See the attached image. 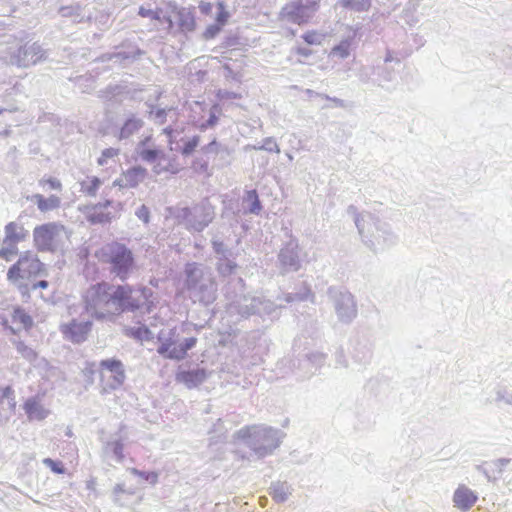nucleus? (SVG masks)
Instances as JSON below:
<instances>
[{"label":"nucleus","instance_id":"17","mask_svg":"<svg viewBox=\"0 0 512 512\" xmlns=\"http://www.w3.org/2000/svg\"><path fill=\"white\" fill-rule=\"evenodd\" d=\"M91 327L92 322L90 320L78 321L73 319L70 323L61 325V332L66 339L74 343H81L86 340Z\"/></svg>","mask_w":512,"mask_h":512},{"label":"nucleus","instance_id":"50","mask_svg":"<svg viewBox=\"0 0 512 512\" xmlns=\"http://www.w3.org/2000/svg\"><path fill=\"white\" fill-rule=\"evenodd\" d=\"M218 111H219L218 106H216V105L213 106L210 110L209 119L205 123H202L200 128L204 130V129H207L208 127H213L217 123V120H218V117H217Z\"/></svg>","mask_w":512,"mask_h":512},{"label":"nucleus","instance_id":"35","mask_svg":"<svg viewBox=\"0 0 512 512\" xmlns=\"http://www.w3.org/2000/svg\"><path fill=\"white\" fill-rule=\"evenodd\" d=\"M123 448H124V446H123L122 441L117 439V440H112V441L107 442V444L105 446V451L111 452L113 455V458L117 462L120 463L124 459Z\"/></svg>","mask_w":512,"mask_h":512},{"label":"nucleus","instance_id":"21","mask_svg":"<svg viewBox=\"0 0 512 512\" xmlns=\"http://www.w3.org/2000/svg\"><path fill=\"white\" fill-rule=\"evenodd\" d=\"M16 400L14 391L10 386L0 388V421H7L14 413Z\"/></svg>","mask_w":512,"mask_h":512},{"label":"nucleus","instance_id":"48","mask_svg":"<svg viewBox=\"0 0 512 512\" xmlns=\"http://www.w3.org/2000/svg\"><path fill=\"white\" fill-rule=\"evenodd\" d=\"M181 26L185 29L191 30L194 27V19L189 10L182 9L179 11Z\"/></svg>","mask_w":512,"mask_h":512},{"label":"nucleus","instance_id":"39","mask_svg":"<svg viewBox=\"0 0 512 512\" xmlns=\"http://www.w3.org/2000/svg\"><path fill=\"white\" fill-rule=\"evenodd\" d=\"M150 116L154 120L155 123L161 125L166 122L167 116H170V118H176V112L174 109H160L157 108L155 110L150 111Z\"/></svg>","mask_w":512,"mask_h":512},{"label":"nucleus","instance_id":"43","mask_svg":"<svg viewBox=\"0 0 512 512\" xmlns=\"http://www.w3.org/2000/svg\"><path fill=\"white\" fill-rule=\"evenodd\" d=\"M230 17V13L226 9V5L223 1L217 2V14L215 17L216 23L224 26Z\"/></svg>","mask_w":512,"mask_h":512},{"label":"nucleus","instance_id":"59","mask_svg":"<svg viewBox=\"0 0 512 512\" xmlns=\"http://www.w3.org/2000/svg\"><path fill=\"white\" fill-rule=\"evenodd\" d=\"M217 142L214 140L203 148L206 153L216 152Z\"/></svg>","mask_w":512,"mask_h":512},{"label":"nucleus","instance_id":"54","mask_svg":"<svg viewBox=\"0 0 512 512\" xmlns=\"http://www.w3.org/2000/svg\"><path fill=\"white\" fill-rule=\"evenodd\" d=\"M136 216L144 223L149 222L150 212L147 206L141 205L135 212Z\"/></svg>","mask_w":512,"mask_h":512},{"label":"nucleus","instance_id":"34","mask_svg":"<svg viewBox=\"0 0 512 512\" xmlns=\"http://www.w3.org/2000/svg\"><path fill=\"white\" fill-rule=\"evenodd\" d=\"M245 149L264 150L267 152L280 153L279 145L273 137H266L263 139L261 145H248Z\"/></svg>","mask_w":512,"mask_h":512},{"label":"nucleus","instance_id":"33","mask_svg":"<svg viewBox=\"0 0 512 512\" xmlns=\"http://www.w3.org/2000/svg\"><path fill=\"white\" fill-rule=\"evenodd\" d=\"M197 343L195 337L186 338L182 343L178 345L177 350L172 351L170 355L174 360H182L185 358L187 351L192 349Z\"/></svg>","mask_w":512,"mask_h":512},{"label":"nucleus","instance_id":"47","mask_svg":"<svg viewBox=\"0 0 512 512\" xmlns=\"http://www.w3.org/2000/svg\"><path fill=\"white\" fill-rule=\"evenodd\" d=\"M13 321L20 323L23 327L28 328L32 325L31 317L21 309H16L13 313Z\"/></svg>","mask_w":512,"mask_h":512},{"label":"nucleus","instance_id":"40","mask_svg":"<svg viewBox=\"0 0 512 512\" xmlns=\"http://www.w3.org/2000/svg\"><path fill=\"white\" fill-rule=\"evenodd\" d=\"M38 185L45 191H62L63 188L61 181L55 177L41 178L38 181Z\"/></svg>","mask_w":512,"mask_h":512},{"label":"nucleus","instance_id":"29","mask_svg":"<svg viewBox=\"0 0 512 512\" xmlns=\"http://www.w3.org/2000/svg\"><path fill=\"white\" fill-rule=\"evenodd\" d=\"M103 181L97 176H88L80 182V191L90 197H95Z\"/></svg>","mask_w":512,"mask_h":512},{"label":"nucleus","instance_id":"4","mask_svg":"<svg viewBox=\"0 0 512 512\" xmlns=\"http://www.w3.org/2000/svg\"><path fill=\"white\" fill-rule=\"evenodd\" d=\"M0 58L18 67H29L45 58V51L37 43H23V39L7 36L0 44Z\"/></svg>","mask_w":512,"mask_h":512},{"label":"nucleus","instance_id":"30","mask_svg":"<svg viewBox=\"0 0 512 512\" xmlns=\"http://www.w3.org/2000/svg\"><path fill=\"white\" fill-rule=\"evenodd\" d=\"M143 126L141 119L132 117L129 118L122 126L119 132V139H126L137 132Z\"/></svg>","mask_w":512,"mask_h":512},{"label":"nucleus","instance_id":"55","mask_svg":"<svg viewBox=\"0 0 512 512\" xmlns=\"http://www.w3.org/2000/svg\"><path fill=\"white\" fill-rule=\"evenodd\" d=\"M199 10H200V12L202 14L211 15L212 14V10H213V6L209 2L201 1L199 3Z\"/></svg>","mask_w":512,"mask_h":512},{"label":"nucleus","instance_id":"60","mask_svg":"<svg viewBox=\"0 0 512 512\" xmlns=\"http://www.w3.org/2000/svg\"><path fill=\"white\" fill-rule=\"evenodd\" d=\"M48 285H49V283L46 280H41V281L35 283L32 286V289H37V288L45 289L48 287Z\"/></svg>","mask_w":512,"mask_h":512},{"label":"nucleus","instance_id":"28","mask_svg":"<svg viewBox=\"0 0 512 512\" xmlns=\"http://www.w3.org/2000/svg\"><path fill=\"white\" fill-rule=\"evenodd\" d=\"M147 175V170L141 166H136L128 169L124 173L125 187H137Z\"/></svg>","mask_w":512,"mask_h":512},{"label":"nucleus","instance_id":"24","mask_svg":"<svg viewBox=\"0 0 512 512\" xmlns=\"http://www.w3.org/2000/svg\"><path fill=\"white\" fill-rule=\"evenodd\" d=\"M4 233L3 244L13 243L16 245L24 241L29 234L28 230L19 222H9L4 228Z\"/></svg>","mask_w":512,"mask_h":512},{"label":"nucleus","instance_id":"7","mask_svg":"<svg viewBox=\"0 0 512 512\" xmlns=\"http://www.w3.org/2000/svg\"><path fill=\"white\" fill-rule=\"evenodd\" d=\"M214 207L207 201L196 204L192 207L177 208L175 218L179 224L185 226L189 231L201 232L214 219Z\"/></svg>","mask_w":512,"mask_h":512},{"label":"nucleus","instance_id":"61","mask_svg":"<svg viewBox=\"0 0 512 512\" xmlns=\"http://www.w3.org/2000/svg\"><path fill=\"white\" fill-rule=\"evenodd\" d=\"M96 487V480L94 478L89 479L86 481V488L89 490H94Z\"/></svg>","mask_w":512,"mask_h":512},{"label":"nucleus","instance_id":"36","mask_svg":"<svg viewBox=\"0 0 512 512\" xmlns=\"http://www.w3.org/2000/svg\"><path fill=\"white\" fill-rule=\"evenodd\" d=\"M236 267V263L230 260L228 255L225 257H220L217 262V270L219 274L223 276L231 275L235 271Z\"/></svg>","mask_w":512,"mask_h":512},{"label":"nucleus","instance_id":"3","mask_svg":"<svg viewBox=\"0 0 512 512\" xmlns=\"http://www.w3.org/2000/svg\"><path fill=\"white\" fill-rule=\"evenodd\" d=\"M185 285L194 301L209 305L216 299L217 286L209 268L188 263L185 266Z\"/></svg>","mask_w":512,"mask_h":512},{"label":"nucleus","instance_id":"8","mask_svg":"<svg viewBox=\"0 0 512 512\" xmlns=\"http://www.w3.org/2000/svg\"><path fill=\"white\" fill-rule=\"evenodd\" d=\"M70 234L64 225L49 222L38 225L33 230V240L39 251H56L69 241Z\"/></svg>","mask_w":512,"mask_h":512},{"label":"nucleus","instance_id":"15","mask_svg":"<svg viewBox=\"0 0 512 512\" xmlns=\"http://www.w3.org/2000/svg\"><path fill=\"white\" fill-rule=\"evenodd\" d=\"M330 294L334 299L336 314L340 321L350 322L357 314L354 297L348 291H338L330 289Z\"/></svg>","mask_w":512,"mask_h":512},{"label":"nucleus","instance_id":"22","mask_svg":"<svg viewBox=\"0 0 512 512\" xmlns=\"http://www.w3.org/2000/svg\"><path fill=\"white\" fill-rule=\"evenodd\" d=\"M23 409L30 421H42L50 414V410L45 408L37 397L28 398L23 405Z\"/></svg>","mask_w":512,"mask_h":512},{"label":"nucleus","instance_id":"5","mask_svg":"<svg viewBox=\"0 0 512 512\" xmlns=\"http://www.w3.org/2000/svg\"><path fill=\"white\" fill-rule=\"evenodd\" d=\"M284 433L266 425H251L236 432V438L244 441L258 456L271 454L280 444Z\"/></svg>","mask_w":512,"mask_h":512},{"label":"nucleus","instance_id":"56","mask_svg":"<svg viewBox=\"0 0 512 512\" xmlns=\"http://www.w3.org/2000/svg\"><path fill=\"white\" fill-rule=\"evenodd\" d=\"M175 132L176 131L173 128H171V127H166L163 130V133L166 134V136L168 137V143H169V146H170V150H173L172 144H173L174 139H175V136H174Z\"/></svg>","mask_w":512,"mask_h":512},{"label":"nucleus","instance_id":"16","mask_svg":"<svg viewBox=\"0 0 512 512\" xmlns=\"http://www.w3.org/2000/svg\"><path fill=\"white\" fill-rule=\"evenodd\" d=\"M277 306L261 297H245L240 306V314L242 316H250L252 314L272 315Z\"/></svg>","mask_w":512,"mask_h":512},{"label":"nucleus","instance_id":"62","mask_svg":"<svg viewBox=\"0 0 512 512\" xmlns=\"http://www.w3.org/2000/svg\"><path fill=\"white\" fill-rule=\"evenodd\" d=\"M125 492V488L123 484H117L114 488V494L117 497L119 493Z\"/></svg>","mask_w":512,"mask_h":512},{"label":"nucleus","instance_id":"45","mask_svg":"<svg viewBox=\"0 0 512 512\" xmlns=\"http://www.w3.org/2000/svg\"><path fill=\"white\" fill-rule=\"evenodd\" d=\"M18 253V248L16 244L9 243L3 244V247L0 248V258L11 261L12 258Z\"/></svg>","mask_w":512,"mask_h":512},{"label":"nucleus","instance_id":"31","mask_svg":"<svg viewBox=\"0 0 512 512\" xmlns=\"http://www.w3.org/2000/svg\"><path fill=\"white\" fill-rule=\"evenodd\" d=\"M372 0H337L336 5L343 8H350L357 12L368 11Z\"/></svg>","mask_w":512,"mask_h":512},{"label":"nucleus","instance_id":"41","mask_svg":"<svg viewBox=\"0 0 512 512\" xmlns=\"http://www.w3.org/2000/svg\"><path fill=\"white\" fill-rule=\"evenodd\" d=\"M245 200L250 203V206L248 208L249 212L258 215L262 207L256 191H248Z\"/></svg>","mask_w":512,"mask_h":512},{"label":"nucleus","instance_id":"11","mask_svg":"<svg viewBox=\"0 0 512 512\" xmlns=\"http://www.w3.org/2000/svg\"><path fill=\"white\" fill-rule=\"evenodd\" d=\"M43 263L37 255L31 251L23 252L18 261L12 265L7 273L8 280L16 282L20 279H28L40 275L43 271Z\"/></svg>","mask_w":512,"mask_h":512},{"label":"nucleus","instance_id":"13","mask_svg":"<svg viewBox=\"0 0 512 512\" xmlns=\"http://www.w3.org/2000/svg\"><path fill=\"white\" fill-rule=\"evenodd\" d=\"M100 370L101 381L104 384L103 389L105 391L120 388L126 379L124 365L120 360H102L100 362Z\"/></svg>","mask_w":512,"mask_h":512},{"label":"nucleus","instance_id":"42","mask_svg":"<svg viewBox=\"0 0 512 512\" xmlns=\"http://www.w3.org/2000/svg\"><path fill=\"white\" fill-rule=\"evenodd\" d=\"M14 344H15L16 350L25 359H27L29 361H33L36 358V352L32 348H30L27 345H25L24 342H22V341H15Z\"/></svg>","mask_w":512,"mask_h":512},{"label":"nucleus","instance_id":"37","mask_svg":"<svg viewBox=\"0 0 512 512\" xmlns=\"http://www.w3.org/2000/svg\"><path fill=\"white\" fill-rule=\"evenodd\" d=\"M327 34L317 30H309L302 35L303 40L309 45H321Z\"/></svg>","mask_w":512,"mask_h":512},{"label":"nucleus","instance_id":"14","mask_svg":"<svg viewBox=\"0 0 512 512\" xmlns=\"http://www.w3.org/2000/svg\"><path fill=\"white\" fill-rule=\"evenodd\" d=\"M127 287L129 292L123 298V308L131 311L142 309L147 313H150L155 306V297L153 296V292L151 289L143 287L139 289H132L128 285H123Z\"/></svg>","mask_w":512,"mask_h":512},{"label":"nucleus","instance_id":"6","mask_svg":"<svg viewBox=\"0 0 512 512\" xmlns=\"http://www.w3.org/2000/svg\"><path fill=\"white\" fill-rule=\"evenodd\" d=\"M97 257L102 262L110 264V272L122 281L128 278L134 266L131 250L118 242L104 245L97 252Z\"/></svg>","mask_w":512,"mask_h":512},{"label":"nucleus","instance_id":"32","mask_svg":"<svg viewBox=\"0 0 512 512\" xmlns=\"http://www.w3.org/2000/svg\"><path fill=\"white\" fill-rule=\"evenodd\" d=\"M270 489L273 499L279 503L286 501L291 493L290 487L285 482L274 483Z\"/></svg>","mask_w":512,"mask_h":512},{"label":"nucleus","instance_id":"52","mask_svg":"<svg viewBox=\"0 0 512 512\" xmlns=\"http://www.w3.org/2000/svg\"><path fill=\"white\" fill-rule=\"evenodd\" d=\"M222 25L218 24V23H214V24H211L209 25L205 32H204V38L205 39H212L214 38L222 29Z\"/></svg>","mask_w":512,"mask_h":512},{"label":"nucleus","instance_id":"38","mask_svg":"<svg viewBox=\"0 0 512 512\" xmlns=\"http://www.w3.org/2000/svg\"><path fill=\"white\" fill-rule=\"evenodd\" d=\"M350 45L351 42L348 39L341 41L331 49L330 56L337 57L339 59H346L350 55Z\"/></svg>","mask_w":512,"mask_h":512},{"label":"nucleus","instance_id":"64","mask_svg":"<svg viewBox=\"0 0 512 512\" xmlns=\"http://www.w3.org/2000/svg\"><path fill=\"white\" fill-rule=\"evenodd\" d=\"M114 186L125 187L124 176L121 179H117L113 182Z\"/></svg>","mask_w":512,"mask_h":512},{"label":"nucleus","instance_id":"18","mask_svg":"<svg viewBox=\"0 0 512 512\" xmlns=\"http://www.w3.org/2000/svg\"><path fill=\"white\" fill-rule=\"evenodd\" d=\"M278 258L285 271H297L300 268L297 241L294 239L289 240L280 250Z\"/></svg>","mask_w":512,"mask_h":512},{"label":"nucleus","instance_id":"9","mask_svg":"<svg viewBox=\"0 0 512 512\" xmlns=\"http://www.w3.org/2000/svg\"><path fill=\"white\" fill-rule=\"evenodd\" d=\"M147 141L148 139L141 142L138 153L143 161L154 164L152 167V171L154 172V174H177L181 170V165L177 162L175 157H168L163 153L162 150L159 149L145 148L144 146Z\"/></svg>","mask_w":512,"mask_h":512},{"label":"nucleus","instance_id":"25","mask_svg":"<svg viewBox=\"0 0 512 512\" xmlns=\"http://www.w3.org/2000/svg\"><path fill=\"white\" fill-rule=\"evenodd\" d=\"M27 200L36 204L42 213L58 209L61 206V198L55 194L44 197L42 194L36 193L28 196Z\"/></svg>","mask_w":512,"mask_h":512},{"label":"nucleus","instance_id":"63","mask_svg":"<svg viewBox=\"0 0 512 512\" xmlns=\"http://www.w3.org/2000/svg\"><path fill=\"white\" fill-rule=\"evenodd\" d=\"M110 59H116L115 61L125 60V59H128V56L124 55L122 53H117V54H114L112 57H110Z\"/></svg>","mask_w":512,"mask_h":512},{"label":"nucleus","instance_id":"19","mask_svg":"<svg viewBox=\"0 0 512 512\" xmlns=\"http://www.w3.org/2000/svg\"><path fill=\"white\" fill-rule=\"evenodd\" d=\"M478 496L465 485H459L453 494V504L457 509L466 512L476 503Z\"/></svg>","mask_w":512,"mask_h":512},{"label":"nucleus","instance_id":"20","mask_svg":"<svg viewBox=\"0 0 512 512\" xmlns=\"http://www.w3.org/2000/svg\"><path fill=\"white\" fill-rule=\"evenodd\" d=\"M138 14L141 17L149 18L152 21L153 29L170 30L173 26V22L170 16L163 14L161 9L152 10L145 7H140Z\"/></svg>","mask_w":512,"mask_h":512},{"label":"nucleus","instance_id":"44","mask_svg":"<svg viewBox=\"0 0 512 512\" xmlns=\"http://www.w3.org/2000/svg\"><path fill=\"white\" fill-rule=\"evenodd\" d=\"M119 154V150L116 148H107L102 151L101 156L98 158L97 163L100 166L107 165L109 160H114Z\"/></svg>","mask_w":512,"mask_h":512},{"label":"nucleus","instance_id":"12","mask_svg":"<svg viewBox=\"0 0 512 512\" xmlns=\"http://www.w3.org/2000/svg\"><path fill=\"white\" fill-rule=\"evenodd\" d=\"M123 210L119 201L105 200L86 208L87 220L92 224H105L117 218Z\"/></svg>","mask_w":512,"mask_h":512},{"label":"nucleus","instance_id":"57","mask_svg":"<svg viewBox=\"0 0 512 512\" xmlns=\"http://www.w3.org/2000/svg\"><path fill=\"white\" fill-rule=\"evenodd\" d=\"M496 401L512 405V395L509 393H506L505 395L498 393Z\"/></svg>","mask_w":512,"mask_h":512},{"label":"nucleus","instance_id":"53","mask_svg":"<svg viewBox=\"0 0 512 512\" xmlns=\"http://www.w3.org/2000/svg\"><path fill=\"white\" fill-rule=\"evenodd\" d=\"M212 246H213L215 253L220 255L221 257H225L230 254L229 250L225 247V245L221 241L213 240Z\"/></svg>","mask_w":512,"mask_h":512},{"label":"nucleus","instance_id":"26","mask_svg":"<svg viewBox=\"0 0 512 512\" xmlns=\"http://www.w3.org/2000/svg\"><path fill=\"white\" fill-rule=\"evenodd\" d=\"M206 379L204 369H195L190 371L179 370L176 374V381L183 383L188 388H194L200 385Z\"/></svg>","mask_w":512,"mask_h":512},{"label":"nucleus","instance_id":"23","mask_svg":"<svg viewBox=\"0 0 512 512\" xmlns=\"http://www.w3.org/2000/svg\"><path fill=\"white\" fill-rule=\"evenodd\" d=\"M158 340L160 345L157 352L168 359H172L170 355L172 354V351L177 350L179 345L176 342L175 329L161 330L158 335Z\"/></svg>","mask_w":512,"mask_h":512},{"label":"nucleus","instance_id":"58","mask_svg":"<svg viewBox=\"0 0 512 512\" xmlns=\"http://www.w3.org/2000/svg\"><path fill=\"white\" fill-rule=\"evenodd\" d=\"M296 53L303 57H309L312 54V51L308 48L298 47L296 49Z\"/></svg>","mask_w":512,"mask_h":512},{"label":"nucleus","instance_id":"27","mask_svg":"<svg viewBox=\"0 0 512 512\" xmlns=\"http://www.w3.org/2000/svg\"><path fill=\"white\" fill-rule=\"evenodd\" d=\"M59 12L62 17L71 18L74 22L78 23L91 18V14L87 13L85 8H82L79 4L61 7Z\"/></svg>","mask_w":512,"mask_h":512},{"label":"nucleus","instance_id":"49","mask_svg":"<svg viewBox=\"0 0 512 512\" xmlns=\"http://www.w3.org/2000/svg\"><path fill=\"white\" fill-rule=\"evenodd\" d=\"M43 464L46 467L50 468L54 473H57V474L65 473V468H64L62 462H60V461H54L51 458H45V459H43Z\"/></svg>","mask_w":512,"mask_h":512},{"label":"nucleus","instance_id":"10","mask_svg":"<svg viewBox=\"0 0 512 512\" xmlns=\"http://www.w3.org/2000/svg\"><path fill=\"white\" fill-rule=\"evenodd\" d=\"M320 0H301L287 3L281 10L280 16L283 20L303 25L309 23L319 9Z\"/></svg>","mask_w":512,"mask_h":512},{"label":"nucleus","instance_id":"46","mask_svg":"<svg viewBox=\"0 0 512 512\" xmlns=\"http://www.w3.org/2000/svg\"><path fill=\"white\" fill-rule=\"evenodd\" d=\"M129 472L133 475L142 478L143 480L149 482L152 485L156 484L158 481V474L156 472H143L139 471L136 468H130Z\"/></svg>","mask_w":512,"mask_h":512},{"label":"nucleus","instance_id":"51","mask_svg":"<svg viewBox=\"0 0 512 512\" xmlns=\"http://www.w3.org/2000/svg\"><path fill=\"white\" fill-rule=\"evenodd\" d=\"M199 144V137L198 136H194L192 139L188 140L183 149H182V154L187 156V155H190L194 149L198 146Z\"/></svg>","mask_w":512,"mask_h":512},{"label":"nucleus","instance_id":"2","mask_svg":"<svg viewBox=\"0 0 512 512\" xmlns=\"http://www.w3.org/2000/svg\"><path fill=\"white\" fill-rule=\"evenodd\" d=\"M355 225L362 243L371 251H383L396 242L390 226L368 212L355 213Z\"/></svg>","mask_w":512,"mask_h":512},{"label":"nucleus","instance_id":"1","mask_svg":"<svg viewBox=\"0 0 512 512\" xmlns=\"http://www.w3.org/2000/svg\"><path fill=\"white\" fill-rule=\"evenodd\" d=\"M127 287H114L107 282L90 285L82 294L86 313L97 320L109 318L122 311Z\"/></svg>","mask_w":512,"mask_h":512}]
</instances>
